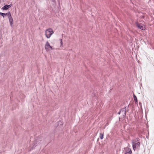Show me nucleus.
<instances>
[{"label":"nucleus","mask_w":154,"mask_h":154,"mask_svg":"<svg viewBox=\"0 0 154 154\" xmlns=\"http://www.w3.org/2000/svg\"><path fill=\"white\" fill-rule=\"evenodd\" d=\"M53 33V30L51 28L47 29L45 31V35L47 38H49Z\"/></svg>","instance_id":"obj_1"},{"label":"nucleus","mask_w":154,"mask_h":154,"mask_svg":"<svg viewBox=\"0 0 154 154\" xmlns=\"http://www.w3.org/2000/svg\"><path fill=\"white\" fill-rule=\"evenodd\" d=\"M132 143L133 149L134 151L137 149H138L140 146V143L139 142L136 143L134 140H132Z\"/></svg>","instance_id":"obj_2"},{"label":"nucleus","mask_w":154,"mask_h":154,"mask_svg":"<svg viewBox=\"0 0 154 154\" xmlns=\"http://www.w3.org/2000/svg\"><path fill=\"white\" fill-rule=\"evenodd\" d=\"M45 49L47 51H49L50 50H52L53 48L51 47L49 43L48 42H47L45 45Z\"/></svg>","instance_id":"obj_3"},{"label":"nucleus","mask_w":154,"mask_h":154,"mask_svg":"<svg viewBox=\"0 0 154 154\" xmlns=\"http://www.w3.org/2000/svg\"><path fill=\"white\" fill-rule=\"evenodd\" d=\"M137 27L142 30H144L145 29V26L142 24H137Z\"/></svg>","instance_id":"obj_4"},{"label":"nucleus","mask_w":154,"mask_h":154,"mask_svg":"<svg viewBox=\"0 0 154 154\" xmlns=\"http://www.w3.org/2000/svg\"><path fill=\"white\" fill-rule=\"evenodd\" d=\"M121 114L124 117L126 115V107L123 108L121 110Z\"/></svg>","instance_id":"obj_5"},{"label":"nucleus","mask_w":154,"mask_h":154,"mask_svg":"<svg viewBox=\"0 0 154 154\" xmlns=\"http://www.w3.org/2000/svg\"><path fill=\"white\" fill-rule=\"evenodd\" d=\"M9 20V23L10 24V26H12L13 24V20L12 18V17L11 16L10 17L8 18Z\"/></svg>","instance_id":"obj_6"},{"label":"nucleus","mask_w":154,"mask_h":154,"mask_svg":"<svg viewBox=\"0 0 154 154\" xmlns=\"http://www.w3.org/2000/svg\"><path fill=\"white\" fill-rule=\"evenodd\" d=\"M11 6L10 5H6L2 7V9L5 10H7Z\"/></svg>","instance_id":"obj_7"},{"label":"nucleus","mask_w":154,"mask_h":154,"mask_svg":"<svg viewBox=\"0 0 154 154\" xmlns=\"http://www.w3.org/2000/svg\"><path fill=\"white\" fill-rule=\"evenodd\" d=\"M133 97H134V99L135 101V103L136 104H137V97L134 94Z\"/></svg>","instance_id":"obj_8"},{"label":"nucleus","mask_w":154,"mask_h":154,"mask_svg":"<svg viewBox=\"0 0 154 154\" xmlns=\"http://www.w3.org/2000/svg\"><path fill=\"white\" fill-rule=\"evenodd\" d=\"M5 14V16H7L8 17V18L11 16V14L10 12H8L7 13H6Z\"/></svg>","instance_id":"obj_9"},{"label":"nucleus","mask_w":154,"mask_h":154,"mask_svg":"<svg viewBox=\"0 0 154 154\" xmlns=\"http://www.w3.org/2000/svg\"><path fill=\"white\" fill-rule=\"evenodd\" d=\"M126 152L128 153H129V154H131V149H128Z\"/></svg>","instance_id":"obj_10"},{"label":"nucleus","mask_w":154,"mask_h":154,"mask_svg":"<svg viewBox=\"0 0 154 154\" xmlns=\"http://www.w3.org/2000/svg\"><path fill=\"white\" fill-rule=\"evenodd\" d=\"M100 138L101 139H103V134H100Z\"/></svg>","instance_id":"obj_11"},{"label":"nucleus","mask_w":154,"mask_h":154,"mask_svg":"<svg viewBox=\"0 0 154 154\" xmlns=\"http://www.w3.org/2000/svg\"><path fill=\"white\" fill-rule=\"evenodd\" d=\"M0 15L1 16H3V17H5V15H6L4 13H2V12H1L0 13Z\"/></svg>","instance_id":"obj_12"},{"label":"nucleus","mask_w":154,"mask_h":154,"mask_svg":"<svg viewBox=\"0 0 154 154\" xmlns=\"http://www.w3.org/2000/svg\"><path fill=\"white\" fill-rule=\"evenodd\" d=\"M60 46L61 47L63 46V42L62 41L60 42Z\"/></svg>","instance_id":"obj_13"},{"label":"nucleus","mask_w":154,"mask_h":154,"mask_svg":"<svg viewBox=\"0 0 154 154\" xmlns=\"http://www.w3.org/2000/svg\"><path fill=\"white\" fill-rule=\"evenodd\" d=\"M139 105H140V106L141 107H142V103H141L140 102L139 103Z\"/></svg>","instance_id":"obj_14"},{"label":"nucleus","mask_w":154,"mask_h":154,"mask_svg":"<svg viewBox=\"0 0 154 154\" xmlns=\"http://www.w3.org/2000/svg\"><path fill=\"white\" fill-rule=\"evenodd\" d=\"M120 113H121V110L118 113V114H120Z\"/></svg>","instance_id":"obj_15"},{"label":"nucleus","mask_w":154,"mask_h":154,"mask_svg":"<svg viewBox=\"0 0 154 154\" xmlns=\"http://www.w3.org/2000/svg\"><path fill=\"white\" fill-rule=\"evenodd\" d=\"M60 42L61 41H62V39H60Z\"/></svg>","instance_id":"obj_16"}]
</instances>
